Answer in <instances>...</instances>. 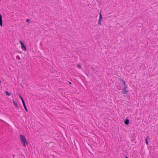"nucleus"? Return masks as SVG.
<instances>
[{"mask_svg":"<svg viewBox=\"0 0 158 158\" xmlns=\"http://www.w3.org/2000/svg\"><path fill=\"white\" fill-rule=\"evenodd\" d=\"M0 25L1 27L2 26V16L1 14H0Z\"/></svg>","mask_w":158,"mask_h":158,"instance_id":"4","label":"nucleus"},{"mask_svg":"<svg viewBox=\"0 0 158 158\" xmlns=\"http://www.w3.org/2000/svg\"><path fill=\"white\" fill-rule=\"evenodd\" d=\"M126 158H128V157L126 156Z\"/></svg>","mask_w":158,"mask_h":158,"instance_id":"18","label":"nucleus"},{"mask_svg":"<svg viewBox=\"0 0 158 158\" xmlns=\"http://www.w3.org/2000/svg\"><path fill=\"white\" fill-rule=\"evenodd\" d=\"M19 41L21 45L22 48L25 51H26V48L24 43L21 40H19Z\"/></svg>","mask_w":158,"mask_h":158,"instance_id":"3","label":"nucleus"},{"mask_svg":"<svg viewBox=\"0 0 158 158\" xmlns=\"http://www.w3.org/2000/svg\"><path fill=\"white\" fill-rule=\"evenodd\" d=\"M69 84H72V83H71V82L69 81Z\"/></svg>","mask_w":158,"mask_h":158,"instance_id":"17","label":"nucleus"},{"mask_svg":"<svg viewBox=\"0 0 158 158\" xmlns=\"http://www.w3.org/2000/svg\"><path fill=\"white\" fill-rule=\"evenodd\" d=\"M145 142H146V144H147V145H148V140L147 139V138L146 139V140H145Z\"/></svg>","mask_w":158,"mask_h":158,"instance_id":"11","label":"nucleus"},{"mask_svg":"<svg viewBox=\"0 0 158 158\" xmlns=\"http://www.w3.org/2000/svg\"><path fill=\"white\" fill-rule=\"evenodd\" d=\"M20 141L23 146L26 147V145L28 144V142L27 141L25 136L23 135H20Z\"/></svg>","mask_w":158,"mask_h":158,"instance_id":"1","label":"nucleus"},{"mask_svg":"<svg viewBox=\"0 0 158 158\" xmlns=\"http://www.w3.org/2000/svg\"><path fill=\"white\" fill-rule=\"evenodd\" d=\"M6 94L7 96H9L11 94V93L6 91Z\"/></svg>","mask_w":158,"mask_h":158,"instance_id":"9","label":"nucleus"},{"mask_svg":"<svg viewBox=\"0 0 158 158\" xmlns=\"http://www.w3.org/2000/svg\"><path fill=\"white\" fill-rule=\"evenodd\" d=\"M127 87V86H124V88L122 89V93L123 94H127L128 92V91L126 90Z\"/></svg>","mask_w":158,"mask_h":158,"instance_id":"2","label":"nucleus"},{"mask_svg":"<svg viewBox=\"0 0 158 158\" xmlns=\"http://www.w3.org/2000/svg\"><path fill=\"white\" fill-rule=\"evenodd\" d=\"M102 19V16L100 12L99 13V19L98 20L101 21Z\"/></svg>","mask_w":158,"mask_h":158,"instance_id":"7","label":"nucleus"},{"mask_svg":"<svg viewBox=\"0 0 158 158\" xmlns=\"http://www.w3.org/2000/svg\"><path fill=\"white\" fill-rule=\"evenodd\" d=\"M19 98H20V99H21L23 98L22 97V96L20 95H19Z\"/></svg>","mask_w":158,"mask_h":158,"instance_id":"16","label":"nucleus"},{"mask_svg":"<svg viewBox=\"0 0 158 158\" xmlns=\"http://www.w3.org/2000/svg\"><path fill=\"white\" fill-rule=\"evenodd\" d=\"M23 106H24V109H25L26 111V112H27V108L26 106L25 103H23Z\"/></svg>","mask_w":158,"mask_h":158,"instance_id":"8","label":"nucleus"},{"mask_svg":"<svg viewBox=\"0 0 158 158\" xmlns=\"http://www.w3.org/2000/svg\"><path fill=\"white\" fill-rule=\"evenodd\" d=\"M123 85L125 86H126V83L124 81H123Z\"/></svg>","mask_w":158,"mask_h":158,"instance_id":"12","label":"nucleus"},{"mask_svg":"<svg viewBox=\"0 0 158 158\" xmlns=\"http://www.w3.org/2000/svg\"><path fill=\"white\" fill-rule=\"evenodd\" d=\"M13 102L14 104V105L16 107L18 108V105L17 102H15V101L13 100Z\"/></svg>","mask_w":158,"mask_h":158,"instance_id":"6","label":"nucleus"},{"mask_svg":"<svg viewBox=\"0 0 158 158\" xmlns=\"http://www.w3.org/2000/svg\"><path fill=\"white\" fill-rule=\"evenodd\" d=\"M77 67L78 68H79V69H81V66L80 65V64H78L77 65Z\"/></svg>","mask_w":158,"mask_h":158,"instance_id":"10","label":"nucleus"},{"mask_svg":"<svg viewBox=\"0 0 158 158\" xmlns=\"http://www.w3.org/2000/svg\"><path fill=\"white\" fill-rule=\"evenodd\" d=\"M21 100L22 101L23 103H25L24 101V100H23V98L21 99Z\"/></svg>","mask_w":158,"mask_h":158,"instance_id":"15","label":"nucleus"},{"mask_svg":"<svg viewBox=\"0 0 158 158\" xmlns=\"http://www.w3.org/2000/svg\"><path fill=\"white\" fill-rule=\"evenodd\" d=\"M26 22L27 23H29L30 22V19H27L26 20Z\"/></svg>","mask_w":158,"mask_h":158,"instance_id":"14","label":"nucleus"},{"mask_svg":"<svg viewBox=\"0 0 158 158\" xmlns=\"http://www.w3.org/2000/svg\"><path fill=\"white\" fill-rule=\"evenodd\" d=\"M98 23L100 25H101V21L98 20Z\"/></svg>","mask_w":158,"mask_h":158,"instance_id":"13","label":"nucleus"},{"mask_svg":"<svg viewBox=\"0 0 158 158\" xmlns=\"http://www.w3.org/2000/svg\"><path fill=\"white\" fill-rule=\"evenodd\" d=\"M124 123L127 125H128L129 123V119H127L125 120Z\"/></svg>","mask_w":158,"mask_h":158,"instance_id":"5","label":"nucleus"}]
</instances>
